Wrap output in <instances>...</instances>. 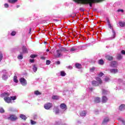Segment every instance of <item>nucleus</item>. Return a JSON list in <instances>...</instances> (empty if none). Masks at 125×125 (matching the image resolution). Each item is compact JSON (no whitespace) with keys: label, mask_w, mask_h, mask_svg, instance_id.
<instances>
[{"label":"nucleus","mask_w":125,"mask_h":125,"mask_svg":"<svg viewBox=\"0 0 125 125\" xmlns=\"http://www.w3.org/2000/svg\"><path fill=\"white\" fill-rule=\"evenodd\" d=\"M96 81H93L92 82V85L93 86H99L100 84H102V80L99 77L96 78Z\"/></svg>","instance_id":"obj_1"},{"label":"nucleus","mask_w":125,"mask_h":125,"mask_svg":"<svg viewBox=\"0 0 125 125\" xmlns=\"http://www.w3.org/2000/svg\"><path fill=\"white\" fill-rule=\"evenodd\" d=\"M108 25L109 28L110 29H112V35H111V38L115 39L116 38V32L113 29V27H112V25H111V23H109Z\"/></svg>","instance_id":"obj_2"},{"label":"nucleus","mask_w":125,"mask_h":125,"mask_svg":"<svg viewBox=\"0 0 125 125\" xmlns=\"http://www.w3.org/2000/svg\"><path fill=\"white\" fill-rule=\"evenodd\" d=\"M52 103H47L44 105V107L46 110H49L52 107Z\"/></svg>","instance_id":"obj_3"},{"label":"nucleus","mask_w":125,"mask_h":125,"mask_svg":"<svg viewBox=\"0 0 125 125\" xmlns=\"http://www.w3.org/2000/svg\"><path fill=\"white\" fill-rule=\"evenodd\" d=\"M8 120H10L12 122H14L17 120V117L15 115L12 114L10 115V117L8 118Z\"/></svg>","instance_id":"obj_4"},{"label":"nucleus","mask_w":125,"mask_h":125,"mask_svg":"<svg viewBox=\"0 0 125 125\" xmlns=\"http://www.w3.org/2000/svg\"><path fill=\"white\" fill-rule=\"evenodd\" d=\"M119 65L116 61H112L110 62V67L116 68Z\"/></svg>","instance_id":"obj_5"},{"label":"nucleus","mask_w":125,"mask_h":125,"mask_svg":"<svg viewBox=\"0 0 125 125\" xmlns=\"http://www.w3.org/2000/svg\"><path fill=\"white\" fill-rule=\"evenodd\" d=\"M20 82L22 85H26V84H27V81H26V79H24L23 78H21L20 79Z\"/></svg>","instance_id":"obj_6"},{"label":"nucleus","mask_w":125,"mask_h":125,"mask_svg":"<svg viewBox=\"0 0 125 125\" xmlns=\"http://www.w3.org/2000/svg\"><path fill=\"white\" fill-rule=\"evenodd\" d=\"M60 107L62 109V110H64V111H66V110H67V105L64 103L61 104Z\"/></svg>","instance_id":"obj_7"},{"label":"nucleus","mask_w":125,"mask_h":125,"mask_svg":"<svg viewBox=\"0 0 125 125\" xmlns=\"http://www.w3.org/2000/svg\"><path fill=\"white\" fill-rule=\"evenodd\" d=\"M105 59L108 61H112V60H114V57L111 55H107L105 56Z\"/></svg>","instance_id":"obj_8"},{"label":"nucleus","mask_w":125,"mask_h":125,"mask_svg":"<svg viewBox=\"0 0 125 125\" xmlns=\"http://www.w3.org/2000/svg\"><path fill=\"white\" fill-rule=\"evenodd\" d=\"M4 101L7 103H11V99H10L9 97H6L4 98Z\"/></svg>","instance_id":"obj_9"},{"label":"nucleus","mask_w":125,"mask_h":125,"mask_svg":"<svg viewBox=\"0 0 125 125\" xmlns=\"http://www.w3.org/2000/svg\"><path fill=\"white\" fill-rule=\"evenodd\" d=\"M110 72L112 74H117L119 72V70L118 69H111L110 70Z\"/></svg>","instance_id":"obj_10"},{"label":"nucleus","mask_w":125,"mask_h":125,"mask_svg":"<svg viewBox=\"0 0 125 125\" xmlns=\"http://www.w3.org/2000/svg\"><path fill=\"white\" fill-rule=\"evenodd\" d=\"M22 53H28V50L25 46H23L22 47Z\"/></svg>","instance_id":"obj_11"},{"label":"nucleus","mask_w":125,"mask_h":125,"mask_svg":"<svg viewBox=\"0 0 125 125\" xmlns=\"http://www.w3.org/2000/svg\"><path fill=\"white\" fill-rule=\"evenodd\" d=\"M56 52L57 54L56 57H57L58 58H59V57H60L61 56H62V54H61V52H60V50H57L56 51Z\"/></svg>","instance_id":"obj_12"},{"label":"nucleus","mask_w":125,"mask_h":125,"mask_svg":"<svg viewBox=\"0 0 125 125\" xmlns=\"http://www.w3.org/2000/svg\"><path fill=\"white\" fill-rule=\"evenodd\" d=\"M116 59H117V60H122L123 59V56H122V54H117L116 56Z\"/></svg>","instance_id":"obj_13"},{"label":"nucleus","mask_w":125,"mask_h":125,"mask_svg":"<svg viewBox=\"0 0 125 125\" xmlns=\"http://www.w3.org/2000/svg\"><path fill=\"white\" fill-rule=\"evenodd\" d=\"M120 111H124L125 110V104H122L119 106Z\"/></svg>","instance_id":"obj_14"},{"label":"nucleus","mask_w":125,"mask_h":125,"mask_svg":"<svg viewBox=\"0 0 125 125\" xmlns=\"http://www.w3.org/2000/svg\"><path fill=\"white\" fill-rule=\"evenodd\" d=\"M108 101V98H107V97L104 96L102 98V102L103 103H106Z\"/></svg>","instance_id":"obj_15"},{"label":"nucleus","mask_w":125,"mask_h":125,"mask_svg":"<svg viewBox=\"0 0 125 125\" xmlns=\"http://www.w3.org/2000/svg\"><path fill=\"white\" fill-rule=\"evenodd\" d=\"M80 116H81V117H85V116H86V111L85 110L82 111L80 113Z\"/></svg>","instance_id":"obj_16"},{"label":"nucleus","mask_w":125,"mask_h":125,"mask_svg":"<svg viewBox=\"0 0 125 125\" xmlns=\"http://www.w3.org/2000/svg\"><path fill=\"white\" fill-rule=\"evenodd\" d=\"M75 67L77 68V69H82V66L81 63H77L75 64Z\"/></svg>","instance_id":"obj_17"},{"label":"nucleus","mask_w":125,"mask_h":125,"mask_svg":"<svg viewBox=\"0 0 125 125\" xmlns=\"http://www.w3.org/2000/svg\"><path fill=\"white\" fill-rule=\"evenodd\" d=\"M108 122H109V118L106 117L104 119L102 124L104 125V124H106V123H108Z\"/></svg>","instance_id":"obj_18"},{"label":"nucleus","mask_w":125,"mask_h":125,"mask_svg":"<svg viewBox=\"0 0 125 125\" xmlns=\"http://www.w3.org/2000/svg\"><path fill=\"white\" fill-rule=\"evenodd\" d=\"M52 99L53 100H58L59 99V96L57 95H54L52 96Z\"/></svg>","instance_id":"obj_19"},{"label":"nucleus","mask_w":125,"mask_h":125,"mask_svg":"<svg viewBox=\"0 0 125 125\" xmlns=\"http://www.w3.org/2000/svg\"><path fill=\"white\" fill-rule=\"evenodd\" d=\"M20 118L22 119L23 120V121H26V119L27 118L26 117V116L24 114H21L20 115Z\"/></svg>","instance_id":"obj_20"},{"label":"nucleus","mask_w":125,"mask_h":125,"mask_svg":"<svg viewBox=\"0 0 125 125\" xmlns=\"http://www.w3.org/2000/svg\"><path fill=\"white\" fill-rule=\"evenodd\" d=\"M94 102H95V103H100V98L97 97V98H95Z\"/></svg>","instance_id":"obj_21"},{"label":"nucleus","mask_w":125,"mask_h":125,"mask_svg":"<svg viewBox=\"0 0 125 125\" xmlns=\"http://www.w3.org/2000/svg\"><path fill=\"white\" fill-rule=\"evenodd\" d=\"M8 78V77H7V75H6L5 74H3L2 76V80H3V81H6V80H7Z\"/></svg>","instance_id":"obj_22"},{"label":"nucleus","mask_w":125,"mask_h":125,"mask_svg":"<svg viewBox=\"0 0 125 125\" xmlns=\"http://www.w3.org/2000/svg\"><path fill=\"white\" fill-rule=\"evenodd\" d=\"M119 25L120 27H125V22L119 21Z\"/></svg>","instance_id":"obj_23"},{"label":"nucleus","mask_w":125,"mask_h":125,"mask_svg":"<svg viewBox=\"0 0 125 125\" xmlns=\"http://www.w3.org/2000/svg\"><path fill=\"white\" fill-rule=\"evenodd\" d=\"M60 74L62 77H65L66 75L64 71H61Z\"/></svg>","instance_id":"obj_24"},{"label":"nucleus","mask_w":125,"mask_h":125,"mask_svg":"<svg viewBox=\"0 0 125 125\" xmlns=\"http://www.w3.org/2000/svg\"><path fill=\"white\" fill-rule=\"evenodd\" d=\"M98 63L100 65H103L104 64V61H103V60H102V59H101V60H99Z\"/></svg>","instance_id":"obj_25"},{"label":"nucleus","mask_w":125,"mask_h":125,"mask_svg":"<svg viewBox=\"0 0 125 125\" xmlns=\"http://www.w3.org/2000/svg\"><path fill=\"white\" fill-rule=\"evenodd\" d=\"M18 1V0H8V2H10V3H15Z\"/></svg>","instance_id":"obj_26"},{"label":"nucleus","mask_w":125,"mask_h":125,"mask_svg":"<svg viewBox=\"0 0 125 125\" xmlns=\"http://www.w3.org/2000/svg\"><path fill=\"white\" fill-rule=\"evenodd\" d=\"M33 70L35 73H36V72L38 71V68L37 67V66H36V65H33Z\"/></svg>","instance_id":"obj_27"},{"label":"nucleus","mask_w":125,"mask_h":125,"mask_svg":"<svg viewBox=\"0 0 125 125\" xmlns=\"http://www.w3.org/2000/svg\"><path fill=\"white\" fill-rule=\"evenodd\" d=\"M34 94H35V95H41L42 93L40 92V91L36 90V91H35Z\"/></svg>","instance_id":"obj_28"},{"label":"nucleus","mask_w":125,"mask_h":125,"mask_svg":"<svg viewBox=\"0 0 125 125\" xmlns=\"http://www.w3.org/2000/svg\"><path fill=\"white\" fill-rule=\"evenodd\" d=\"M14 82L15 83H18V80H17V76H14Z\"/></svg>","instance_id":"obj_29"},{"label":"nucleus","mask_w":125,"mask_h":125,"mask_svg":"<svg viewBox=\"0 0 125 125\" xmlns=\"http://www.w3.org/2000/svg\"><path fill=\"white\" fill-rule=\"evenodd\" d=\"M61 51H63L64 52H66V51H68V50H67L66 48H64V47L61 48Z\"/></svg>","instance_id":"obj_30"},{"label":"nucleus","mask_w":125,"mask_h":125,"mask_svg":"<svg viewBox=\"0 0 125 125\" xmlns=\"http://www.w3.org/2000/svg\"><path fill=\"white\" fill-rule=\"evenodd\" d=\"M55 114H59V112H60V110L58 108H56V110L54 111Z\"/></svg>","instance_id":"obj_31"},{"label":"nucleus","mask_w":125,"mask_h":125,"mask_svg":"<svg viewBox=\"0 0 125 125\" xmlns=\"http://www.w3.org/2000/svg\"><path fill=\"white\" fill-rule=\"evenodd\" d=\"M2 58H3V55L1 53H0V62L2 60Z\"/></svg>","instance_id":"obj_32"},{"label":"nucleus","mask_w":125,"mask_h":125,"mask_svg":"<svg viewBox=\"0 0 125 125\" xmlns=\"http://www.w3.org/2000/svg\"><path fill=\"white\" fill-rule=\"evenodd\" d=\"M18 59H19V60H22V59H23V55H19V56H18Z\"/></svg>","instance_id":"obj_33"},{"label":"nucleus","mask_w":125,"mask_h":125,"mask_svg":"<svg viewBox=\"0 0 125 125\" xmlns=\"http://www.w3.org/2000/svg\"><path fill=\"white\" fill-rule=\"evenodd\" d=\"M0 113L2 114L4 113V109L2 107H0Z\"/></svg>","instance_id":"obj_34"},{"label":"nucleus","mask_w":125,"mask_h":125,"mask_svg":"<svg viewBox=\"0 0 125 125\" xmlns=\"http://www.w3.org/2000/svg\"><path fill=\"white\" fill-rule=\"evenodd\" d=\"M16 35V31H12L11 33V36H14Z\"/></svg>","instance_id":"obj_35"},{"label":"nucleus","mask_w":125,"mask_h":125,"mask_svg":"<svg viewBox=\"0 0 125 125\" xmlns=\"http://www.w3.org/2000/svg\"><path fill=\"white\" fill-rule=\"evenodd\" d=\"M76 50H77V48H75L74 47H73L70 49V51H76Z\"/></svg>","instance_id":"obj_36"},{"label":"nucleus","mask_w":125,"mask_h":125,"mask_svg":"<svg viewBox=\"0 0 125 125\" xmlns=\"http://www.w3.org/2000/svg\"><path fill=\"white\" fill-rule=\"evenodd\" d=\"M10 99L12 100H16V96H12L10 97Z\"/></svg>","instance_id":"obj_37"},{"label":"nucleus","mask_w":125,"mask_h":125,"mask_svg":"<svg viewBox=\"0 0 125 125\" xmlns=\"http://www.w3.org/2000/svg\"><path fill=\"white\" fill-rule=\"evenodd\" d=\"M37 56H38V55H31L30 56V57L32 59H34V58H36V57H37Z\"/></svg>","instance_id":"obj_38"},{"label":"nucleus","mask_w":125,"mask_h":125,"mask_svg":"<svg viewBox=\"0 0 125 125\" xmlns=\"http://www.w3.org/2000/svg\"><path fill=\"white\" fill-rule=\"evenodd\" d=\"M3 95L4 96H9V95H10L8 93H3Z\"/></svg>","instance_id":"obj_39"},{"label":"nucleus","mask_w":125,"mask_h":125,"mask_svg":"<svg viewBox=\"0 0 125 125\" xmlns=\"http://www.w3.org/2000/svg\"><path fill=\"white\" fill-rule=\"evenodd\" d=\"M31 125H36V124H37V122L36 121H33V120H31Z\"/></svg>","instance_id":"obj_40"},{"label":"nucleus","mask_w":125,"mask_h":125,"mask_svg":"<svg viewBox=\"0 0 125 125\" xmlns=\"http://www.w3.org/2000/svg\"><path fill=\"white\" fill-rule=\"evenodd\" d=\"M102 76H104V73H103V72H101L98 74V76L100 77H102Z\"/></svg>","instance_id":"obj_41"},{"label":"nucleus","mask_w":125,"mask_h":125,"mask_svg":"<svg viewBox=\"0 0 125 125\" xmlns=\"http://www.w3.org/2000/svg\"><path fill=\"white\" fill-rule=\"evenodd\" d=\"M50 61H49V60H47L46 61V65H49L50 64Z\"/></svg>","instance_id":"obj_42"},{"label":"nucleus","mask_w":125,"mask_h":125,"mask_svg":"<svg viewBox=\"0 0 125 125\" xmlns=\"http://www.w3.org/2000/svg\"><path fill=\"white\" fill-rule=\"evenodd\" d=\"M118 12H124V9H119L117 10Z\"/></svg>","instance_id":"obj_43"},{"label":"nucleus","mask_w":125,"mask_h":125,"mask_svg":"<svg viewBox=\"0 0 125 125\" xmlns=\"http://www.w3.org/2000/svg\"><path fill=\"white\" fill-rule=\"evenodd\" d=\"M4 6L6 8H8L9 5H8V4L7 3H5L4 4Z\"/></svg>","instance_id":"obj_44"},{"label":"nucleus","mask_w":125,"mask_h":125,"mask_svg":"<svg viewBox=\"0 0 125 125\" xmlns=\"http://www.w3.org/2000/svg\"><path fill=\"white\" fill-rule=\"evenodd\" d=\"M67 69H69V70H72V69H73V66L69 65L67 66Z\"/></svg>","instance_id":"obj_45"},{"label":"nucleus","mask_w":125,"mask_h":125,"mask_svg":"<svg viewBox=\"0 0 125 125\" xmlns=\"http://www.w3.org/2000/svg\"><path fill=\"white\" fill-rule=\"evenodd\" d=\"M79 10H80V11H82V12H83V11H84V9H83V8H80L79 9Z\"/></svg>","instance_id":"obj_46"},{"label":"nucleus","mask_w":125,"mask_h":125,"mask_svg":"<svg viewBox=\"0 0 125 125\" xmlns=\"http://www.w3.org/2000/svg\"><path fill=\"white\" fill-rule=\"evenodd\" d=\"M30 62L31 63H34V62H35V60L34 59H30Z\"/></svg>","instance_id":"obj_47"},{"label":"nucleus","mask_w":125,"mask_h":125,"mask_svg":"<svg viewBox=\"0 0 125 125\" xmlns=\"http://www.w3.org/2000/svg\"><path fill=\"white\" fill-rule=\"evenodd\" d=\"M90 70L91 72H93V71H94L95 70V68L92 67Z\"/></svg>","instance_id":"obj_48"},{"label":"nucleus","mask_w":125,"mask_h":125,"mask_svg":"<svg viewBox=\"0 0 125 125\" xmlns=\"http://www.w3.org/2000/svg\"><path fill=\"white\" fill-rule=\"evenodd\" d=\"M106 21L107 22V24H111V23H110V21L109 20V19L107 18L106 19Z\"/></svg>","instance_id":"obj_49"},{"label":"nucleus","mask_w":125,"mask_h":125,"mask_svg":"<svg viewBox=\"0 0 125 125\" xmlns=\"http://www.w3.org/2000/svg\"><path fill=\"white\" fill-rule=\"evenodd\" d=\"M121 53L122 54H124V55H125V51L123 50L122 51H121Z\"/></svg>","instance_id":"obj_50"},{"label":"nucleus","mask_w":125,"mask_h":125,"mask_svg":"<svg viewBox=\"0 0 125 125\" xmlns=\"http://www.w3.org/2000/svg\"><path fill=\"white\" fill-rule=\"evenodd\" d=\"M41 59L42 60H45V57H43V56H42L41 57Z\"/></svg>","instance_id":"obj_51"},{"label":"nucleus","mask_w":125,"mask_h":125,"mask_svg":"<svg viewBox=\"0 0 125 125\" xmlns=\"http://www.w3.org/2000/svg\"><path fill=\"white\" fill-rule=\"evenodd\" d=\"M56 63L57 65H60V61H57Z\"/></svg>","instance_id":"obj_52"},{"label":"nucleus","mask_w":125,"mask_h":125,"mask_svg":"<svg viewBox=\"0 0 125 125\" xmlns=\"http://www.w3.org/2000/svg\"><path fill=\"white\" fill-rule=\"evenodd\" d=\"M109 78H105L104 81H105V82H108V81H109Z\"/></svg>","instance_id":"obj_53"},{"label":"nucleus","mask_w":125,"mask_h":125,"mask_svg":"<svg viewBox=\"0 0 125 125\" xmlns=\"http://www.w3.org/2000/svg\"><path fill=\"white\" fill-rule=\"evenodd\" d=\"M106 92H107V91L105 90H103V93L104 94H105V93H106Z\"/></svg>","instance_id":"obj_54"},{"label":"nucleus","mask_w":125,"mask_h":125,"mask_svg":"<svg viewBox=\"0 0 125 125\" xmlns=\"http://www.w3.org/2000/svg\"><path fill=\"white\" fill-rule=\"evenodd\" d=\"M121 122L123 123L124 125H125V121L124 120H121Z\"/></svg>","instance_id":"obj_55"},{"label":"nucleus","mask_w":125,"mask_h":125,"mask_svg":"<svg viewBox=\"0 0 125 125\" xmlns=\"http://www.w3.org/2000/svg\"><path fill=\"white\" fill-rule=\"evenodd\" d=\"M31 32H32V28H29V34H31Z\"/></svg>","instance_id":"obj_56"},{"label":"nucleus","mask_w":125,"mask_h":125,"mask_svg":"<svg viewBox=\"0 0 125 125\" xmlns=\"http://www.w3.org/2000/svg\"><path fill=\"white\" fill-rule=\"evenodd\" d=\"M19 7H20V5H17V8H18Z\"/></svg>","instance_id":"obj_57"},{"label":"nucleus","mask_w":125,"mask_h":125,"mask_svg":"<svg viewBox=\"0 0 125 125\" xmlns=\"http://www.w3.org/2000/svg\"><path fill=\"white\" fill-rule=\"evenodd\" d=\"M46 51H47V52H48V51H49V49H46Z\"/></svg>","instance_id":"obj_58"},{"label":"nucleus","mask_w":125,"mask_h":125,"mask_svg":"<svg viewBox=\"0 0 125 125\" xmlns=\"http://www.w3.org/2000/svg\"><path fill=\"white\" fill-rule=\"evenodd\" d=\"M90 90H92L93 88H90Z\"/></svg>","instance_id":"obj_59"}]
</instances>
